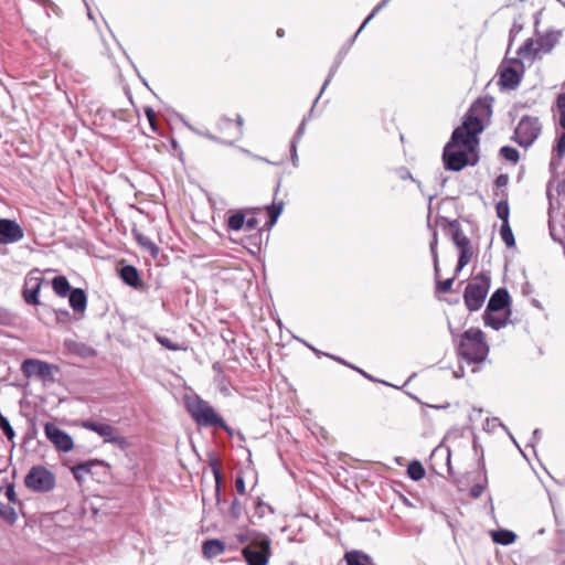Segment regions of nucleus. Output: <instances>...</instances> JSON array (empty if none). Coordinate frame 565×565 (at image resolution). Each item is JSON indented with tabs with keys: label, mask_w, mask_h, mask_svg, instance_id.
Listing matches in <instances>:
<instances>
[{
	"label": "nucleus",
	"mask_w": 565,
	"mask_h": 565,
	"mask_svg": "<svg viewBox=\"0 0 565 565\" xmlns=\"http://www.w3.org/2000/svg\"><path fill=\"white\" fill-rule=\"evenodd\" d=\"M477 145V137L469 136L461 131V129L456 128L444 148L443 160L445 168L450 171H460L467 166H475L477 159L470 161L467 151H475Z\"/></svg>",
	"instance_id": "1"
},
{
	"label": "nucleus",
	"mask_w": 565,
	"mask_h": 565,
	"mask_svg": "<svg viewBox=\"0 0 565 565\" xmlns=\"http://www.w3.org/2000/svg\"><path fill=\"white\" fill-rule=\"evenodd\" d=\"M458 355L469 363L483 362L489 353L484 333L477 328H470L460 335L457 348Z\"/></svg>",
	"instance_id": "2"
},
{
	"label": "nucleus",
	"mask_w": 565,
	"mask_h": 565,
	"mask_svg": "<svg viewBox=\"0 0 565 565\" xmlns=\"http://www.w3.org/2000/svg\"><path fill=\"white\" fill-rule=\"evenodd\" d=\"M186 411L198 426L221 428L230 436L233 435L232 428L214 411L210 403L202 399L201 397L195 396L188 399Z\"/></svg>",
	"instance_id": "3"
},
{
	"label": "nucleus",
	"mask_w": 565,
	"mask_h": 565,
	"mask_svg": "<svg viewBox=\"0 0 565 565\" xmlns=\"http://www.w3.org/2000/svg\"><path fill=\"white\" fill-rule=\"evenodd\" d=\"M492 98H478L465 115L462 124L457 127L469 136L477 137L483 130L482 120L492 114Z\"/></svg>",
	"instance_id": "4"
},
{
	"label": "nucleus",
	"mask_w": 565,
	"mask_h": 565,
	"mask_svg": "<svg viewBox=\"0 0 565 565\" xmlns=\"http://www.w3.org/2000/svg\"><path fill=\"white\" fill-rule=\"evenodd\" d=\"M490 288V275L480 273L467 285L463 292V301L469 311L479 310Z\"/></svg>",
	"instance_id": "5"
},
{
	"label": "nucleus",
	"mask_w": 565,
	"mask_h": 565,
	"mask_svg": "<svg viewBox=\"0 0 565 565\" xmlns=\"http://www.w3.org/2000/svg\"><path fill=\"white\" fill-rule=\"evenodd\" d=\"M271 541L264 534L253 537L242 554L248 565H267L271 556Z\"/></svg>",
	"instance_id": "6"
},
{
	"label": "nucleus",
	"mask_w": 565,
	"mask_h": 565,
	"mask_svg": "<svg viewBox=\"0 0 565 565\" xmlns=\"http://www.w3.org/2000/svg\"><path fill=\"white\" fill-rule=\"evenodd\" d=\"M56 478L44 466H33L24 478L25 487L36 493H45L54 489Z\"/></svg>",
	"instance_id": "7"
},
{
	"label": "nucleus",
	"mask_w": 565,
	"mask_h": 565,
	"mask_svg": "<svg viewBox=\"0 0 565 565\" xmlns=\"http://www.w3.org/2000/svg\"><path fill=\"white\" fill-rule=\"evenodd\" d=\"M542 131V125L537 117L523 116L515 130L513 140L523 148H529L539 138Z\"/></svg>",
	"instance_id": "8"
},
{
	"label": "nucleus",
	"mask_w": 565,
	"mask_h": 565,
	"mask_svg": "<svg viewBox=\"0 0 565 565\" xmlns=\"http://www.w3.org/2000/svg\"><path fill=\"white\" fill-rule=\"evenodd\" d=\"M81 426L103 437L104 443L113 444L120 449H126L128 446L127 439L124 436L119 435L117 428L109 424L87 419L83 420L81 423Z\"/></svg>",
	"instance_id": "9"
},
{
	"label": "nucleus",
	"mask_w": 565,
	"mask_h": 565,
	"mask_svg": "<svg viewBox=\"0 0 565 565\" xmlns=\"http://www.w3.org/2000/svg\"><path fill=\"white\" fill-rule=\"evenodd\" d=\"M21 371L24 376H36L43 381H54V374L60 371L55 364H50L38 359H26L21 364Z\"/></svg>",
	"instance_id": "10"
},
{
	"label": "nucleus",
	"mask_w": 565,
	"mask_h": 565,
	"mask_svg": "<svg viewBox=\"0 0 565 565\" xmlns=\"http://www.w3.org/2000/svg\"><path fill=\"white\" fill-rule=\"evenodd\" d=\"M44 433L58 451L68 452L73 449L74 441L71 435L58 428L54 423H46Z\"/></svg>",
	"instance_id": "11"
},
{
	"label": "nucleus",
	"mask_w": 565,
	"mask_h": 565,
	"mask_svg": "<svg viewBox=\"0 0 565 565\" xmlns=\"http://www.w3.org/2000/svg\"><path fill=\"white\" fill-rule=\"evenodd\" d=\"M24 231L20 224L10 218H0V245H10L22 241Z\"/></svg>",
	"instance_id": "12"
},
{
	"label": "nucleus",
	"mask_w": 565,
	"mask_h": 565,
	"mask_svg": "<svg viewBox=\"0 0 565 565\" xmlns=\"http://www.w3.org/2000/svg\"><path fill=\"white\" fill-rule=\"evenodd\" d=\"M220 132L224 136L222 142L232 143L243 136V118L237 115L236 122L231 118L222 117L217 124Z\"/></svg>",
	"instance_id": "13"
},
{
	"label": "nucleus",
	"mask_w": 565,
	"mask_h": 565,
	"mask_svg": "<svg viewBox=\"0 0 565 565\" xmlns=\"http://www.w3.org/2000/svg\"><path fill=\"white\" fill-rule=\"evenodd\" d=\"M43 282L41 277H26L22 290L23 300L28 305H40L39 294Z\"/></svg>",
	"instance_id": "14"
},
{
	"label": "nucleus",
	"mask_w": 565,
	"mask_h": 565,
	"mask_svg": "<svg viewBox=\"0 0 565 565\" xmlns=\"http://www.w3.org/2000/svg\"><path fill=\"white\" fill-rule=\"evenodd\" d=\"M443 225L449 227V234L457 248L470 245V239L465 235L461 230L460 223L457 220L448 221L446 217L441 218Z\"/></svg>",
	"instance_id": "15"
},
{
	"label": "nucleus",
	"mask_w": 565,
	"mask_h": 565,
	"mask_svg": "<svg viewBox=\"0 0 565 565\" xmlns=\"http://www.w3.org/2000/svg\"><path fill=\"white\" fill-rule=\"evenodd\" d=\"M510 303V295L505 288L497 289L489 299L484 311H501Z\"/></svg>",
	"instance_id": "16"
},
{
	"label": "nucleus",
	"mask_w": 565,
	"mask_h": 565,
	"mask_svg": "<svg viewBox=\"0 0 565 565\" xmlns=\"http://www.w3.org/2000/svg\"><path fill=\"white\" fill-rule=\"evenodd\" d=\"M511 315L510 310L498 315L497 311H484L483 312V322L486 327H490L493 330H500L504 328L508 323L509 317Z\"/></svg>",
	"instance_id": "17"
},
{
	"label": "nucleus",
	"mask_w": 565,
	"mask_h": 565,
	"mask_svg": "<svg viewBox=\"0 0 565 565\" xmlns=\"http://www.w3.org/2000/svg\"><path fill=\"white\" fill-rule=\"evenodd\" d=\"M522 74L513 67H504L500 73L499 84L508 89H515L521 82Z\"/></svg>",
	"instance_id": "18"
},
{
	"label": "nucleus",
	"mask_w": 565,
	"mask_h": 565,
	"mask_svg": "<svg viewBox=\"0 0 565 565\" xmlns=\"http://www.w3.org/2000/svg\"><path fill=\"white\" fill-rule=\"evenodd\" d=\"M68 296V302L71 308L75 312H84L87 306V296L84 289L82 288H73Z\"/></svg>",
	"instance_id": "19"
},
{
	"label": "nucleus",
	"mask_w": 565,
	"mask_h": 565,
	"mask_svg": "<svg viewBox=\"0 0 565 565\" xmlns=\"http://www.w3.org/2000/svg\"><path fill=\"white\" fill-rule=\"evenodd\" d=\"M225 543L217 539L207 540L202 545V553L206 558L216 557L225 552Z\"/></svg>",
	"instance_id": "20"
},
{
	"label": "nucleus",
	"mask_w": 565,
	"mask_h": 565,
	"mask_svg": "<svg viewBox=\"0 0 565 565\" xmlns=\"http://www.w3.org/2000/svg\"><path fill=\"white\" fill-rule=\"evenodd\" d=\"M120 278L130 287H138L140 284L139 271L132 265H126L120 269Z\"/></svg>",
	"instance_id": "21"
},
{
	"label": "nucleus",
	"mask_w": 565,
	"mask_h": 565,
	"mask_svg": "<svg viewBox=\"0 0 565 565\" xmlns=\"http://www.w3.org/2000/svg\"><path fill=\"white\" fill-rule=\"evenodd\" d=\"M106 465L103 460L92 459L84 462H79L72 468V472L76 480H79L84 473H90L92 469L96 466Z\"/></svg>",
	"instance_id": "22"
},
{
	"label": "nucleus",
	"mask_w": 565,
	"mask_h": 565,
	"mask_svg": "<svg viewBox=\"0 0 565 565\" xmlns=\"http://www.w3.org/2000/svg\"><path fill=\"white\" fill-rule=\"evenodd\" d=\"M347 565H372V558L361 551H350L344 554Z\"/></svg>",
	"instance_id": "23"
},
{
	"label": "nucleus",
	"mask_w": 565,
	"mask_h": 565,
	"mask_svg": "<svg viewBox=\"0 0 565 565\" xmlns=\"http://www.w3.org/2000/svg\"><path fill=\"white\" fill-rule=\"evenodd\" d=\"M557 41H558V34L553 33V32L546 33L536 40V50H540L541 52H544V53H548L555 46Z\"/></svg>",
	"instance_id": "24"
},
{
	"label": "nucleus",
	"mask_w": 565,
	"mask_h": 565,
	"mask_svg": "<svg viewBox=\"0 0 565 565\" xmlns=\"http://www.w3.org/2000/svg\"><path fill=\"white\" fill-rule=\"evenodd\" d=\"M52 288L58 297H66L73 289L65 276H56L52 279Z\"/></svg>",
	"instance_id": "25"
},
{
	"label": "nucleus",
	"mask_w": 565,
	"mask_h": 565,
	"mask_svg": "<svg viewBox=\"0 0 565 565\" xmlns=\"http://www.w3.org/2000/svg\"><path fill=\"white\" fill-rule=\"evenodd\" d=\"M518 55L522 56L524 58L534 60L539 53H541L540 50H536V41L533 39H527L519 49H518Z\"/></svg>",
	"instance_id": "26"
},
{
	"label": "nucleus",
	"mask_w": 565,
	"mask_h": 565,
	"mask_svg": "<svg viewBox=\"0 0 565 565\" xmlns=\"http://www.w3.org/2000/svg\"><path fill=\"white\" fill-rule=\"evenodd\" d=\"M492 540L501 545H510L515 542L516 534L510 530H499L492 533Z\"/></svg>",
	"instance_id": "27"
},
{
	"label": "nucleus",
	"mask_w": 565,
	"mask_h": 565,
	"mask_svg": "<svg viewBox=\"0 0 565 565\" xmlns=\"http://www.w3.org/2000/svg\"><path fill=\"white\" fill-rule=\"evenodd\" d=\"M210 469L215 479V493L216 500L220 502V491H221V482H222V473H221V463L216 458H212L209 462Z\"/></svg>",
	"instance_id": "28"
},
{
	"label": "nucleus",
	"mask_w": 565,
	"mask_h": 565,
	"mask_svg": "<svg viewBox=\"0 0 565 565\" xmlns=\"http://www.w3.org/2000/svg\"><path fill=\"white\" fill-rule=\"evenodd\" d=\"M245 227V214L242 211H237L228 216L227 230L238 232Z\"/></svg>",
	"instance_id": "29"
},
{
	"label": "nucleus",
	"mask_w": 565,
	"mask_h": 565,
	"mask_svg": "<svg viewBox=\"0 0 565 565\" xmlns=\"http://www.w3.org/2000/svg\"><path fill=\"white\" fill-rule=\"evenodd\" d=\"M407 475L412 480L418 481L425 477L426 471L419 461L414 460L407 467Z\"/></svg>",
	"instance_id": "30"
},
{
	"label": "nucleus",
	"mask_w": 565,
	"mask_h": 565,
	"mask_svg": "<svg viewBox=\"0 0 565 565\" xmlns=\"http://www.w3.org/2000/svg\"><path fill=\"white\" fill-rule=\"evenodd\" d=\"M135 236L139 245L149 250L151 255L156 256L158 254V246L149 237L139 233Z\"/></svg>",
	"instance_id": "31"
},
{
	"label": "nucleus",
	"mask_w": 565,
	"mask_h": 565,
	"mask_svg": "<svg viewBox=\"0 0 565 565\" xmlns=\"http://www.w3.org/2000/svg\"><path fill=\"white\" fill-rule=\"evenodd\" d=\"M0 516L10 524L17 521L15 510L11 505L2 502H0Z\"/></svg>",
	"instance_id": "32"
},
{
	"label": "nucleus",
	"mask_w": 565,
	"mask_h": 565,
	"mask_svg": "<svg viewBox=\"0 0 565 565\" xmlns=\"http://www.w3.org/2000/svg\"><path fill=\"white\" fill-rule=\"evenodd\" d=\"M340 64H341V58L339 57V58H337V60L334 61V63L332 64V66H331V68H330V71H329V74H328V76H327V78H326V81H324V83H323V85H322V87H321V89H320V93H319V95L317 96V98H316V99H315V102H313V105H316V104L318 103V100H319L320 96L322 95L323 90H324V89H326V87L329 85V83L331 82L332 77H333V76H334V74L337 73L338 68L340 67ZM312 107H315V106H312ZM312 109H313V108H311V110H312Z\"/></svg>",
	"instance_id": "33"
},
{
	"label": "nucleus",
	"mask_w": 565,
	"mask_h": 565,
	"mask_svg": "<svg viewBox=\"0 0 565 565\" xmlns=\"http://www.w3.org/2000/svg\"><path fill=\"white\" fill-rule=\"evenodd\" d=\"M500 235L502 241L508 247H512L515 244L513 232L509 223L502 224L500 228Z\"/></svg>",
	"instance_id": "34"
},
{
	"label": "nucleus",
	"mask_w": 565,
	"mask_h": 565,
	"mask_svg": "<svg viewBox=\"0 0 565 565\" xmlns=\"http://www.w3.org/2000/svg\"><path fill=\"white\" fill-rule=\"evenodd\" d=\"M282 209H284V202H281V201L278 203H273L271 205L267 206L270 225H274L277 222L279 215L282 212Z\"/></svg>",
	"instance_id": "35"
},
{
	"label": "nucleus",
	"mask_w": 565,
	"mask_h": 565,
	"mask_svg": "<svg viewBox=\"0 0 565 565\" xmlns=\"http://www.w3.org/2000/svg\"><path fill=\"white\" fill-rule=\"evenodd\" d=\"M154 338L163 348H166V349H168L170 351L185 350V348L183 345L173 342L168 337H164V335H161V334H156Z\"/></svg>",
	"instance_id": "36"
},
{
	"label": "nucleus",
	"mask_w": 565,
	"mask_h": 565,
	"mask_svg": "<svg viewBox=\"0 0 565 565\" xmlns=\"http://www.w3.org/2000/svg\"><path fill=\"white\" fill-rule=\"evenodd\" d=\"M500 154L510 162L516 163L520 159L519 151L510 146H504L500 149Z\"/></svg>",
	"instance_id": "37"
},
{
	"label": "nucleus",
	"mask_w": 565,
	"mask_h": 565,
	"mask_svg": "<svg viewBox=\"0 0 565 565\" xmlns=\"http://www.w3.org/2000/svg\"><path fill=\"white\" fill-rule=\"evenodd\" d=\"M497 216L502 220V224L509 223L510 207L507 201H500L497 206Z\"/></svg>",
	"instance_id": "38"
},
{
	"label": "nucleus",
	"mask_w": 565,
	"mask_h": 565,
	"mask_svg": "<svg viewBox=\"0 0 565 565\" xmlns=\"http://www.w3.org/2000/svg\"><path fill=\"white\" fill-rule=\"evenodd\" d=\"M0 429L3 431L8 440H13V438L15 437V433L12 426L10 425V422L4 416L0 417Z\"/></svg>",
	"instance_id": "39"
},
{
	"label": "nucleus",
	"mask_w": 565,
	"mask_h": 565,
	"mask_svg": "<svg viewBox=\"0 0 565 565\" xmlns=\"http://www.w3.org/2000/svg\"><path fill=\"white\" fill-rule=\"evenodd\" d=\"M243 512H244V507L243 504L241 503V501L235 498L233 501H232V504H231V508H230V514L231 516L234 519V520H239L241 516L243 515Z\"/></svg>",
	"instance_id": "40"
},
{
	"label": "nucleus",
	"mask_w": 565,
	"mask_h": 565,
	"mask_svg": "<svg viewBox=\"0 0 565 565\" xmlns=\"http://www.w3.org/2000/svg\"><path fill=\"white\" fill-rule=\"evenodd\" d=\"M459 249V257L458 262L461 266H467L472 257V249L471 246L460 247Z\"/></svg>",
	"instance_id": "41"
},
{
	"label": "nucleus",
	"mask_w": 565,
	"mask_h": 565,
	"mask_svg": "<svg viewBox=\"0 0 565 565\" xmlns=\"http://www.w3.org/2000/svg\"><path fill=\"white\" fill-rule=\"evenodd\" d=\"M38 2L45 9L47 17L51 15V12L61 15V9L52 0H38Z\"/></svg>",
	"instance_id": "42"
},
{
	"label": "nucleus",
	"mask_w": 565,
	"mask_h": 565,
	"mask_svg": "<svg viewBox=\"0 0 565 565\" xmlns=\"http://www.w3.org/2000/svg\"><path fill=\"white\" fill-rule=\"evenodd\" d=\"M454 281H455V277H451V278H448L445 280L437 279L436 280V290L439 292L447 294L451 290Z\"/></svg>",
	"instance_id": "43"
},
{
	"label": "nucleus",
	"mask_w": 565,
	"mask_h": 565,
	"mask_svg": "<svg viewBox=\"0 0 565 565\" xmlns=\"http://www.w3.org/2000/svg\"><path fill=\"white\" fill-rule=\"evenodd\" d=\"M145 115L149 121L150 128L153 132L158 131V121L156 111L151 107L145 108Z\"/></svg>",
	"instance_id": "44"
},
{
	"label": "nucleus",
	"mask_w": 565,
	"mask_h": 565,
	"mask_svg": "<svg viewBox=\"0 0 565 565\" xmlns=\"http://www.w3.org/2000/svg\"><path fill=\"white\" fill-rule=\"evenodd\" d=\"M306 125H307V119L303 118L302 121L300 122L292 140H291V149L295 151V149L297 148V145L300 140V138L303 136L305 134V130H306Z\"/></svg>",
	"instance_id": "45"
},
{
	"label": "nucleus",
	"mask_w": 565,
	"mask_h": 565,
	"mask_svg": "<svg viewBox=\"0 0 565 565\" xmlns=\"http://www.w3.org/2000/svg\"><path fill=\"white\" fill-rule=\"evenodd\" d=\"M555 152L557 160L561 161L565 156V132H563L556 141Z\"/></svg>",
	"instance_id": "46"
},
{
	"label": "nucleus",
	"mask_w": 565,
	"mask_h": 565,
	"mask_svg": "<svg viewBox=\"0 0 565 565\" xmlns=\"http://www.w3.org/2000/svg\"><path fill=\"white\" fill-rule=\"evenodd\" d=\"M391 0H382L366 17V19L361 24V28H364Z\"/></svg>",
	"instance_id": "47"
},
{
	"label": "nucleus",
	"mask_w": 565,
	"mask_h": 565,
	"mask_svg": "<svg viewBox=\"0 0 565 565\" xmlns=\"http://www.w3.org/2000/svg\"><path fill=\"white\" fill-rule=\"evenodd\" d=\"M437 245H438V233H437V231L434 228V230H433L431 241H430V243H429V249H430V254H431V257H433V258H436V256H438Z\"/></svg>",
	"instance_id": "48"
},
{
	"label": "nucleus",
	"mask_w": 565,
	"mask_h": 565,
	"mask_svg": "<svg viewBox=\"0 0 565 565\" xmlns=\"http://www.w3.org/2000/svg\"><path fill=\"white\" fill-rule=\"evenodd\" d=\"M55 317H56L57 322H61V323H66L71 319V315H70L68 310H66V309L55 310Z\"/></svg>",
	"instance_id": "49"
},
{
	"label": "nucleus",
	"mask_w": 565,
	"mask_h": 565,
	"mask_svg": "<svg viewBox=\"0 0 565 565\" xmlns=\"http://www.w3.org/2000/svg\"><path fill=\"white\" fill-rule=\"evenodd\" d=\"M235 489L238 494L244 495L246 493L245 480L242 475H238L235 479Z\"/></svg>",
	"instance_id": "50"
},
{
	"label": "nucleus",
	"mask_w": 565,
	"mask_h": 565,
	"mask_svg": "<svg viewBox=\"0 0 565 565\" xmlns=\"http://www.w3.org/2000/svg\"><path fill=\"white\" fill-rule=\"evenodd\" d=\"M6 497L12 503H17L19 501L18 498H17V493H15V489H14V484L13 483H10V484L7 486V488H6Z\"/></svg>",
	"instance_id": "51"
},
{
	"label": "nucleus",
	"mask_w": 565,
	"mask_h": 565,
	"mask_svg": "<svg viewBox=\"0 0 565 565\" xmlns=\"http://www.w3.org/2000/svg\"><path fill=\"white\" fill-rule=\"evenodd\" d=\"M11 313L3 307L0 306V323L8 324L11 322Z\"/></svg>",
	"instance_id": "52"
},
{
	"label": "nucleus",
	"mask_w": 565,
	"mask_h": 565,
	"mask_svg": "<svg viewBox=\"0 0 565 565\" xmlns=\"http://www.w3.org/2000/svg\"><path fill=\"white\" fill-rule=\"evenodd\" d=\"M259 222H258V218L256 217H249V218H245V227L246 230L248 231H253L255 230L257 226H258Z\"/></svg>",
	"instance_id": "53"
},
{
	"label": "nucleus",
	"mask_w": 565,
	"mask_h": 565,
	"mask_svg": "<svg viewBox=\"0 0 565 565\" xmlns=\"http://www.w3.org/2000/svg\"><path fill=\"white\" fill-rule=\"evenodd\" d=\"M483 491V487L481 484H475L471 489H470V494L471 497L473 498H478L481 495Z\"/></svg>",
	"instance_id": "54"
},
{
	"label": "nucleus",
	"mask_w": 565,
	"mask_h": 565,
	"mask_svg": "<svg viewBox=\"0 0 565 565\" xmlns=\"http://www.w3.org/2000/svg\"><path fill=\"white\" fill-rule=\"evenodd\" d=\"M556 103H557L559 113H565V94H559L557 96Z\"/></svg>",
	"instance_id": "55"
},
{
	"label": "nucleus",
	"mask_w": 565,
	"mask_h": 565,
	"mask_svg": "<svg viewBox=\"0 0 565 565\" xmlns=\"http://www.w3.org/2000/svg\"><path fill=\"white\" fill-rule=\"evenodd\" d=\"M508 175L507 174H500L497 180H495V184L497 186H504L508 184Z\"/></svg>",
	"instance_id": "56"
},
{
	"label": "nucleus",
	"mask_w": 565,
	"mask_h": 565,
	"mask_svg": "<svg viewBox=\"0 0 565 565\" xmlns=\"http://www.w3.org/2000/svg\"><path fill=\"white\" fill-rule=\"evenodd\" d=\"M540 438H541V430L536 428L533 430V436H532V439L530 440L529 445L531 447H534V443L537 441Z\"/></svg>",
	"instance_id": "57"
},
{
	"label": "nucleus",
	"mask_w": 565,
	"mask_h": 565,
	"mask_svg": "<svg viewBox=\"0 0 565 565\" xmlns=\"http://www.w3.org/2000/svg\"><path fill=\"white\" fill-rule=\"evenodd\" d=\"M433 263H434V274H435V278L437 280L439 277V271H440L438 256H436V258H433Z\"/></svg>",
	"instance_id": "58"
},
{
	"label": "nucleus",
	"mask_w": 565,
	"mask_h": 565,
	"mask_svg": "<svg viewBox=\"0 0 565 565\" xmlns=\"http://www.w3.org/2000/svg\"><path fill=\"white\" fill-rule=\"evenodd\" d=\"M353 370L358 371L360 374H362L364 377L371 380V381H375L370 374H367V372H364L363 370L354 366Z\"/></svg>",
	"instance_id": "59"
},
{
	"label": "nucleus",
	"mask_w": 565,
	"mask_h": 565,
	"mask_svg": "<svg viewBox=\"0 0 565 565\" xmlns=\"http://www.w3.org/2000/svg\"><path fill=\"white\" fill-rule=\"evenodd\" d=\"M331 359L344 364V365H348L349 367L353 369L354 366L349 364L348 362H345L343 359L339 358V356H333V355H329Z\"/></svg>",
	"instance_id": "60"
},
{
	"label": "nucleus",
	"mask_w": 565,
	"mask_h": 565,
	"mask_svg": "<svg viewBox=\"0 0 565 565\" xmlns=\"http://www.w3.org/2000/svg\"><path fill=\"white\" fill-rule=\"evenodd\" d=\"M290 151H291L292 163H294V166H296L297 164V159H298V157H297V148L295 149V151L290 148Z\"/></svg>",
	"instance_id": "61"
},
{
	"label": "nucleus",
	"mask_w": 565,
	"mask_h": 565,
	"mask_svg": "<svg viewBox=\"0 0 565 565\" xmlns=\"http://www.w3.org/2000/svg\"><path fill=\"white\" fill-rule=\"evenodd\" d=\"M463 267L465 266H461L459 262L457 263V266L455 268V274H454L455 278L458 276V274L462 270Z\"/></svg>",
	"instance_id": "62"
},
{
	"label": "nucleus",
	"mask_w": 565,
	"mask_h": 565,
	"mask_svg": "<svg viewBox=\"0 0 565 565\" xmlns=\"http://www.w3.org/2000/svg\"><path fill=\"white\" fill-rule=\"evenodd\" d=\"M362 30H363V28H361V26H360V28H359V30H358V31L353 34V36L350 39V44H351L352 42H354V41H355V39L358 38L359 33H360Z\"/></svg>",
	"instance_id": "63"
},
{
	"label": "nucleus",
	"mask_w": 565,
	"mask_h": 565,
	"mask_svg": "<svg viewBox=\"0 0 565 565\" xmlns=\"http://www.w3.org/2000/svg\"><path fill=\"white\" fill-rule=\"evenodd\" d=\"M362 30H363V28H361V26H360V28H359V30H358V31L353 34V36L350 39V44H351L352 42H354V41H355V39L358 38L359 33H360Z\"/></svg>",
	"instance_id": "64"
}]
</instances>
